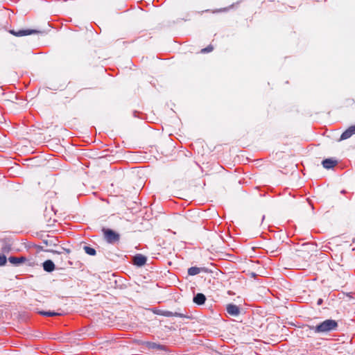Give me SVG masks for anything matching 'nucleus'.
Segmentation results:
<instances>
[{
	"mask_svg": "<svg viewBox=\"0 0 355 355\" xmlns=\"http://www.w3.org/2000/svg\"><path fill=\"white\" fill-rule=\"evenodd\" d=\"M173 315V314L171 312H168V313L166 314V316H171V315Z\"/></svg>",
	"mask_w": 355,
	"mask_h": 355,
	"instance_id": "17",
	"label": "nucleus"
},
{
	"mask_svg": "<svg viewBox=\"0 0 355 355\" xmlns=\"http://www.w3.org/2000/svg\"><path fill=\"white\" fill-rule=\"evenodd\" d=\"M104 236L108 243H113L119 239V235L110 229H103Z\"/></svg>",
	"mask_w": 355,
	"mask_h": 355,
	"instance_id": "2",
	"label": "nucleus"
},
{
	"mask_svg": "<svg viewBox=\"0 0 355 355\" xmlns=\"http://www.w3.org/2000/svg\"><path fill=\"white\" fill-rule=\"evenodd\" d=\"M10 33L16 36H24V35H28L33 33H44V31H38L35 29H27V30H21L18 32H15L14 31H11Z\"/></svg>",
	"mask_w": 355,
	"mask_h": 355,
	"instance_id": "3",
	"label": "nucleus"
},
{
	"mask_svg": "<svg viewBox=\"0 0 355 355\" xmlns=\"http://www.w3.org/2000/svg\"><path fill=\"white\" fill-rule=\"evenodd\" d=\"M205 269L203 268H198V267H191L188 270V274L189 275L193 276L199 274L201 272H205Z\"/></svg>",
	"mask_w": 355,
	"mask_h": 355,
	"instance_id": "10",
	"label": "nucleus"
},
{
	"mask_svg": "<svg viewBox=\"0 0 355 355\" xmlns=\"http://www.w3.org/2000/svg\"><path fill=\"white\" fill-rule=\"evenodd\" d=\"M213 49H214L213 46L209 45L207 48L202 49L201 50V53H209V52L212 51Z\"/></svg>",
	"mask_w": 355,
	"mask_h": 355,
	"instance_id": "13",
	"label": "nucleus"
},
{
	"mask_svg": "<svg viewBox=\"0 0 355 355\" xmlns=\"http://www.w3.org/2000/svg\"><path fill=\"white\" fill-rule=\"evenodd\" d=\"M338 327V323L336 320H326L316 326H306V331L309 332V334H322L330 332L336 329Z\"/></svg>",
	"mask_w": 355,
	"mask_h": 355,
	"instance_id": "1",
	"label": "nucleus"
},
{
	"mask_svg": "<svg viewBox=\"0 0 355 355\" xmlns=\"http://www.w3.org/2000/svg\"><path fill=\"white\" fill-rule=\"evenodd\" d=\"M322 164L324 168L329 169L337 164V161L333 159H326L322 161Z\"/></svg>",
	"mask_w": 355,
	"mask_h": 355,
	"instance_id": "7",
	"label": "nucleus"
},
{
	"mask_svg": "<svg viewBox=\"0 0 355 355\" xmlns=\"http://www.w3.org/2000/svg\"><path fill=\"white\" fill-rule=\"evenodd\" d=\"M227 311L230 315L233 316H236L240 313L239 308L236 305L232 304L227 306Z\"/></svg>",
	"mask_w": 355,
	"mask_h": 355,
	"instance_id": "6",
	"label": "nucleus"
},
{
	"mask_svg": "<svg viewBox=\"0 0 355 355\" xmlns=\"http://www.w3.org/2000/svg\"><path fill=\"white\" fill-rule=\"evenodd\" d=\"M44 270L46 272H52L55 269V265L51 260H46L43 263Z\"/></svg>",
	"mask_w": 355,
	"mask_h": 355,
	"instance_id": "9",
	"label": "nucleus"
},
{
	"mask_svg": "<svg viewBox=\"0 0 355 355\" xmlns=\"http://www.w3.org/2000/svg\"><path fill=\"white\" fill-rule=\"evenodd\" d=\"M42 315H46V316H54L58 315V313L55 312H51V311H46V312H41Z\"/></svg>",
	"mask_w": 355,
	"mask_h": 355,
	"instance_id": "15",
	"label": "nucleus"
},
{
	"mask_svg": "<svg viewBox=\"0 0 355 355\" xmlns=\"http://www.w3.org/2000/svg\"><path fill=\"white\" fill-rule=\"evenodd\" d=\"M205 300H206V297L202 293H198L193 297L194 303H196V304H198V305H202V304H205Z\"/></svg>",
	"mask_w": 355,
	"mask_h": 355,
	"instance_id": "8",
	"label": "nucleus"
},
{
	"mask_svg": "<svg viewBox=\"0 0 355 355\" xmlns=\"http://www.w3.org/2000/svg\"><path fill=\"white\" fill-rule=\"evenodd\" d=\"M8 261L13 265L18 266L20 263H23L25 261V258L23 257H10L8 258Z\"/></svg>",
	"mask_w": 355,
	"mask_h": 355,
	"instance_id": "11",
	"label": "nucleus"
},
{
	"mask_svg": "<svg viewBox=\"0 0 355 355\" xmlns=\"http://www.w3.org/2000/svg\"><path fill=\"white\" fill-rule=\"evenodd\" d=\"M84 250L87 254L92 256H94L96 253L95 249L89 246H84Z\"/></svg>",
	"mask_w": 355,
	"mask_h": 355,
	"instance_id": "12",
	"label": "nucleus"
},
{
	"mask_svg": "<svg viewBox=\"0 0 355 355\" xmlns=\"http://www.w3.org/2000/svg\"><path fill=\"white\" fill-rule=\"evenodd\" d=\"M322 299H319V300H318V303H317V304H318V305H320V304H322Z\"/></svg>",
	"mask_w": 355,
	"mask_h": 355,
	"instance_id": "16",
	"label": "nucleus"
},
{
	"mask_svg": "<svg viewBox=\"0 0 355 355\" xmlns=\"http://www.w3.org/2000/svg\"><path fill=\"white\" fill-rule=\"evenodd\" d=\"M355 134V125H352L349 127L347 130H346L340 136L341 140H345L350 137H352L353 135Z\"/></svg>",
	"mask_w": 355,
	"mask_h": 355,
	"instance_id": "5",
	"label": "nucleus"
},
{
	"mask_svg": "<svg viewBox=\"0 0 355 355\" xmlns=\"http://www.w3.org/2000/svg\"><path fill=\"white\" fill-rule=\"evenodd\" d=\"M7 259L5 255H0V266H3L6 263Z\"/></svg>",
	"mask_w": 355,
	"mask_h": 355,
	"instance_id": "14",
	"label": "nucleus"
},
{
	"mask_svg": "<svg viewBox=\"0 0 355 355\" xmlns=\"http://www.w3.org/2000/svg\"><path fill=\"white\" fill-rule=\"evenodd\" d=\"M146 257L141 254H138L133 257V263L137 266H142L146 262Z\"/></svg>",
	"mask_w": 355,
	"mask_h": 355,
	"instance_id": "4",
	"label": "nucleus"
}]
</instances>
